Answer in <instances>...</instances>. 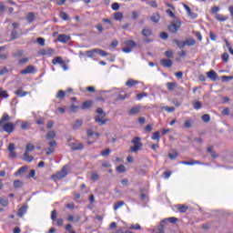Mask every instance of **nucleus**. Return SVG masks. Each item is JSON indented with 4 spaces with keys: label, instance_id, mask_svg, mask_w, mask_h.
<instances>
[{
    "label": "nucleus",
    "instance_id": "obj_1",
    "mask_svg": "<svg viewBox=\"0 0 233 233\" xmlns=\"http://www.w3.org/2000/svg\"><path fill=\"white\" fill-rule=\"evenodd\" d=\"M7 150L9 152V159H15L17 157V153L15 152V144L10 143L7 147Z\"/></svg>",
    "mask_w": 233,
    "mask_h": 233
},
{
    "label": "nucleus",
    "instance_id": "obj_2",
    "mask_svg": "<svg viewBox=\"0 0 233 233\" xmlns=\"http://www.w3.org/2000/svg\"><path fill=\"white\" fill-rule=\"evenodd\" d=\"M4 132H6L7 134H12L14 130L15 129V124L12 122H7L4 125H2Z\"/></svg>",
    "mask_w": 233,
    "mask_h": 233
},
{
    "label": "nucleus",
    "instance_id": "obj_3",
    "mask_svg": "<svg viewBox=\"0 0 233 233\" xmlns=\"http://www.w3.org/2000/svg\"><path fill=\"white\" fill-rule=\"evenodd\" d=\"M56 50L52 47L43 48L38 51L39 56H54Z\"/></svg>",
    "mask_w": 233,
    "mask_h": 233
},
{
    "label": "nucleus",
    "instance_id": "obj_4",
    "mask_svg": "<svg viewBox=\"0 0 233 233\" xmlns=\"http://www.w3.org/2000/svg\"><path fill=\"white\" fill-rule=\"evenodd\" d=\"M69 147L71 150H83L85 148V145L79 142L71 143Z\"/></svg>",
    "mask_w": 233,
    "mask_h": 233
},
{
    "label": "nucleus",
    "instance_id": "obj_5",
    "mask_svg": "<svg viewBox=\"0 0 233 233\" xmlns=\"http://www.w3.org/2000/svg\"><path fill=\"white\" fill-rule=\"evenodd\" d=\"M57 41L59 43H68L70 41V35H65V34H60L57 36Z\"/></svg>",
    "mask_w": 233,
    "mask_h": 233
},
{
    "label": "nucleus",
    "instance_id": "obj_6",
    "mask_svg": "<svg viewBox=\"0 0 233 233\" xmlns=\"http://www.w3.org/2000/svg\"><path fill=\"white\" fill-rule=\"evenodd\" d=\"M35 70V67L34 66H27L25 69L20 71V74H22V76H25L26 74H34Z\"/></svg>",
    "mask_w": 233,
    "mask_h": 233
},
{
    "label": "nucleus",
    "instance_id": "obj_7",
    "mask_svg": "<svg viewBox=\"0 0 233 233\" xmlns=\"http://www.w3.org/2000/svg\"><path fill=\"white\" fill-rule=\"evenodd\" d=\"M160 65L164 66V68H172L173 62L170 59H162L160 60Z\"/></svg>",
    "mask_w": 233,
    "mask_h": 233
},
{
    "label": "nucleus",
    "instance_id": "obj_8",
    "mask_svg": "<svg viewBox=\"0 0 233 233\" xmlns=\"http://www.w3.org/2000/svg\"><path fill=\"white\" fill-rule=\"evenodd\" d=\"M52 65H63L64 68L66 70V66L65 65V61L61 56H56L52 60Z\"/></svg>",
    "mask_w": 233,
    "mask_h": 233
},
{
    "label": "nucleus",
    "instance_id": "obj_9",
    "mask_svg": "<svg viewBox=\"0 0 233 233\" xmlns=\"http://www.w3.org/2000/svg\"><path fill=\"white\" fill-rule=\"evenodd\" d=\"M187 15L189 17H191V19H196V17H198V15H196V13H192V10L189 8L188 5H187L186 4L183 5Z\"/></svg>",
    "mask_w": 233,
    "mask_h": 233
},
{
    "label": "nucleus",
    "instance_id": "obj_10",
    "mask_svg": "<svg viewBox=\"0 0 233 233\" xmlns=\"http://www.w3.org/2000/svg\"><path fill=\"white\" fill-rule=\"evenodd\" d=\"M27 210H28V206L24 205L18 209V212L16 215L18 216V218H23V216H25V214H26Z\"/></svg>",
    "mask_w": 233,
    "mask_h": 233
},
{
    "label": "nucleus",
    "instance_id": "obj_11",
    "mask_svg": "<svg viewBox=\"0 0 233 233\" xmlns=\"http://www.w3.org/2000/svg\"><path fill=\"white\" fill-rule=\"evenodd\" d=\"M15 94L18 97H25V96H28V94H30V92L23 91V87H20L16 91H15Z\"/></svg>",
    "mask_w": 233,
    "mask_h": 233
},
{
    "label": "nucleus",
    "instance_id": "obj_12",
    "mask_svg": "<svg viewBox=\"0 0 233 233\" xmlns=\"http://www.w3.org/2000/svg\"><path fill=\"white\" fill-rule=\"evenodd\" d=\"M207 76L211 81H218V73H216V71L210 70L207 73Z\"/></svg>",
    "mask_w": 233,
    "mask_h": 233
},
{
    "label": "nucleus",
    "instance_id": "obj_13",
    "mask_svg": "<svg viewBox=\"0 0 233 233\" xmlns=\"http://www.w3.org/2000/svg\"><path fill=\"white\" fill-rule=\"evenodd\" d=\"M141 112V106H135L129 110V116H136Z\"/></svg>",
    "mask_w": 233,
    "mask_h": 233
},
{
    "label": "nucleus",
    "instance_id": "obj_14",
    "mask_svg": "<svg viewBox=\"0 0 233 233\" xmlns=\"http://www.w3.org/2000/svg\"><path fill=\"white\" fill-rule=\"evenodd\" d=\"M136 85H139V81L134 80L132 78L126 82V86H128V88H134Z\"/></svg>",
    "mask_w": 233,
    "mask_h": 233
},
{
    "label": "nucleus",
    "instance_id": "obj_15",
    "mask_svg": "<svg viewBox=\"0 0 233 233\" xmlns=\"http://www.w3.org/2000/svg\"><path fill=\"white\" fill-rule=\"evenodd\" d=\"M66 167H64L61 170V172H58L56 175V177L57 179H63V177H66Z\"/></svg>",
    "mask_w": 233,
    "mask_h": 233
},
{
    "label": "nucleus",
    "instance_id": "obj_16",
    "mask_svg": "<svg viewBox=\"0 0 233 233\" xmlns=\"http://www.w3.org/2000/svg\"><path fill=\"white\" fill-rule=\"evenodd\" d=\"M168 30L171 32V34H177V30H179V25L177 24L173 23L170 25H168Z\"/></svg>",
    "mask_w": 233,
    "mask_h": 233
},
{
    "label": "nucleus",
    "instance_id": "obj_17",
    "mask_svg": "<svg viewBox=\"0 0 233 233\" xmlns=\"http://www.w3.org/2000/svg\"><path fill=\"white\" fill-rule=\"evenodd\" d=\"M176 208L178 210V212H180L181 214H185V212H187L188 210V206L187 205H181V204H177L176 206Z\"/></svg>",
    "mask_w": 233,
    "mask_h": 233
},
{
    "label": "nucleus",
    "instance_id": "obj_18",
    "mask_svg": "<svg viewBox=\"0 0 233 233\" xmlns=\"http://www.w3.org/2000/svg\"><path fill=\"white\" fill-rule=\"evenodd\" d=\"M103 117H104L103 115L102 116L97 115L95 116L96 123H99L100 127H103V125H106L107 121L106 119H103Z\"/></svg>",
    "mask_w": 233,
    "mask_h": 233
},
{
    "label": "nucleus",
    "instance_id": "obj_19",
    "mask_svg": "<svg viewBox=\"0 0 233 233\" xmlns=\"http://www.w3.org/2000/svg\"><path fill=\"white\" fill-rule=\"evenodd\" d=\"M194 124V120L190 117L186 118L184 121V127L185 128H192V125Z\"/></svg>",
    "mask_w": 233,
    "mask_h": 233
},
{
    "label": "nucleus",
    "instance_id": "obj_20",
    "mask_svg": "<svg viewBox=\"0 0 233 233\" xmlns=\"http://www.w3.org/2000/svg\"><path fill=\"white\" fill-rule=\"evenodd\" d=\"M207 152L211 155V157H213V159H216V157H218V153L214 151V146L208 147L207 149Z\"/></svg>",
    "mask_w": 233,
    "mask_h": 233
},
{
    "label": "nucleus",
    "instance_id": "obj_21",
    "mask_svg": "<svg viewBox=\"0 0 233 233\" xmlns=\"http://www.w3.org/2000/svg\"><path fill=\"white\" fill-rule=\"evenodd\" d=\"M6 121H10V116H8V113H4L0 119V127H3V124L6 123Z\"/></svg>",
    "mask_w": 233,
    "mask_h": 233
},
{
    "label": "nucleus",
    "instance_id": "obj_22",
    "mask_svg": "<svg viewBox=\"0 0 233 233\" xmlns=\"http://www.w3.org/2000/svg\"><path fill=\"white\" fill-rule=\"evenodd\" d=\"M185 46H194L196 45V40L194 38H187L184 41Z\"/></svg>",
    "mask_w": 233,
    "mask_h": 233
},
{
    "label": "nucleus",
    "instance_id": "obj_23",
    "mask_svg": "<svg viewBox=\"0 0 233 233\" xmlns=\"http://www.w3.org/2000/svg\"><path fill=\"white\" fill-rule=\"evenodd\" d=\"M23 161H26L27 163H32V161H34V157L29 156V153H24Z\"/></svg>",
    "mask_w": 233,
    "mask_h": 233
},
{
    "label": "nucleus",
    "instance_id": "obj_24",
    "mask_svg": "<svg viewBox=\"0 0 233 233\" xmlns=\"http://www.w3.org/2000/svg\"><path fill=\"white\" fill-rule=\"evenodd\" d=\"M215 17H216L217 21H219L220 23H223L228 19V16H225L221 14H216Z\"/></svg>",
    "mask_w": 233,
    "mask_h": 233
},
{
    "label": "nucleus",
    "instance_id": "obj_25",
    "mask_svg": "<svg viewBox=\"0 0 233 233\" xmlns=\"http://www.w3.org/2000/svg\"><path fill=\"white\" fill-rule=\"evenodd\" d=\"M173 43H175V45H177V46L178 48H180L181 50H183V48H185V41H181L179 39H174Z\"/></svg>",
    "mask_w": 233,
    "mask_h": 233
},
{
    "label": "nucleus",
    "instance_id": "obj_26",
    "mask_svg": "<svg viewBox=\"0 0 233 233\" xmlns=\"http://www.w3.org/2000/svg\"><path fill=\"white\" fill-rule=\"evenodd\" d=\"M125 45H126V46H127L128 48H131V50H132L133 48H136V46H137V44L134 42V40H127V41L125 42Z\"/></svg>",
    "mask_w": 233,
    "mask_h": 233
},
{
    "label": "nucleus",
    "instance_id": "obj_27",
    "mask_svg": "<svg viewBox=\"0 0 233 233\" xmlns=\"http://www.w3.org/2000/svg\"><path fill=\"white\" fill-rule=\"evenodd\" d=\"M34 148H35V147L33 144H31V143L27 144L25 146V151L24 154H30V152H32V150H34Z\"/></svg>",
    "mask_w": 233,
    "mask_h": 233
},
{
    "label": "nucleus",
    "instance_id": "obj_28",
    "mask_svg": "<svg viewBox=\"0 0 233 233\" xmlns=\"http://www.w3.org/2000/svg\"><path fill=\"white\" fill-rule=\"evenodd\" d=\"M166 86H167V90L172 91V90H174V88H176V86H177V84H176L174 82H167L166 84Z\"/></svg>",
    "mask_w": 233,
    "mask_h": 233
},
{
    "label": "nucleus",
    "instance_id": "obj_29",
    "mask_svg": "<svg viewBox=\"0 0 233 233\" xmlns=\"http://www.w3.org/2000/svg\"><path fill=\"white\" fill-rule=\"evenodd\" d=\"M27 170H28V167L23 166L22 167H20V168L15 172V176H19V174H25V172H26Z\"/></svg>",
    "mask_w": 233,
    "mask_h": 233
},
{
    "label": "nucleus",
    "instance_id": "obj_30",
    "mask_svg": "<svg viewBox=\"0 0 233 233\" xmlns=\"http://www.w3.org/2000/svg\"><path fill=\"white\" fill-rule=\"evenodd\" d=\"M116 172H118V174H124V172H127V167H125V165L121 164L116 167Z\"/></svg>",
    "mask_w": 233,
    "mask_h": 233
},
{
    "label": "nucleus",
    "instance_id": "obj_31",
    "mask_svg": "<svg viewBox=\"0 0 233 233\" xmlns=\"http://www.w3.org/2000/svg\"><path fill=\"white\" fill-rule=\"evenodd\" d=\"M0 205H2V207H8V198L2 197L0 198Z\"/></svg>",
    "mask_w": 233,
    "mask_h": 233
},
{
    "label": "nucleus",
    "instance_id": "obj_32",
    "mask_svg": "<svg viewBox=\"0 0 233 233\" xmlns=\"http://www.w3.org/2000/svg\"><path fill=\"white\" fill-rule=\"evenodd\" d=\"M142 35H144L145 37H149V35H152V30L148 28H144L142 30Z\"/></svg>",
    "mask_w": 233,
    "mask_h": 233
},
{
    "label": "nucleus",
    "instance_id": "obj_33",
    "mask_svg": "<svg viewBox=\"0 0 233 233\" xmlns=\"http://www.w3.org/2000/svg\"><path fill=\"white\" fill-rule=\"evenodd\" d=\"M83 126V121L81 120H76L73 126V129L74 130H78V128H81V127Z\"/></svg>",
    "mask_w": 233,
    "mask_h": 233
},
{
    "label": "nucleus",
    "instance_id": "obj_34",
    "mask_svg": "<svg viewBox=\"0 0 233 233\" xmlns=\"http://www.w3.org/2000/svg\"><path fill=\"white\" fill-rule=\"evenodd\" d=\"M95 52L96 54H99L100 56H102V57H106V56H108V53L106 51H103L99 48H96Z\"/></svg>",
    "mask_w": 233,
    "mask_h": 233
},
{
    "label": "nucleus",
    "instance_id": "obj_35",
    "mask_svg": "<svg viewBox=\"0 0 233 233\" xmlns=\"http://www.w3.org/2000/svg\"><path fill=\"white\" fill-rule=\"evenodd\" d=\"M92 106V101L87 100L82 104L83 110H86V108H90Z\"/></svg>",
    "mask_w": 233,
    "mask_h": 233
},
{
    "label": "nucleus",
    "instance_id": "obj_36",
    "mask_svg": "<svg viewBox=\"0 0 233 233\" xmlns=\"http://www.w3.org/2000/svg\"><path fill=\"white\" fill-rule=\"evenodd\" d=\"M140 148H143V144L135 145L134 147H131L130 152H137V150H140Z\"/></svg>",
    "mask_w": 233,
    "mask_h": 233
},
{
    "label": "nucleus",
    "instance_id": "obj_37",
    "mask_svg": "<svg viewBox=\"0 0 233 233\" xmlns=\"http://www.w3.org/2000/svg\"><path fill=\"white\" fill-rule=\"evenodd\" d=\"M159 19H161V16L159 15V14H155V15H152L151 16V21L153 23H159Z\"/></svg>",
    "mask_w": 233,
    "mask_h": 233
},
{
    "label": "nucleus",
    "instance_id": "obj_38",
    "mask_svg": "<svg viewBox=\"0 0 233 233\" xmlns=\"http://www.w3.org/2000/svg\"><path fill=\"white\" fill-rule=\"evenodd\" d=\"M66 96V93L63 90H59L56 94L57 99H65V96Z\"/></svg>",
    "mask_w": 233,
    "mask_h": 233
},
{
    "label": "nucleus",
    "instance_id": "obj_39",
    "mask_svg": "<svg viewBox=\"0 0 233 233\" xmlns=\"http://www.w3.org/2000/svg\"><path fill=\"white\" fill-rule=\"evenodd\" d=\"M28 23H34V19H35V15L34 13H29L26 16Z\"/></svg>",
    "mask_w": 233,
    "mask_h": 233
},
{
    "label": "nucleus",
    "instance_id": "obj_40",
    "mask_svg": "<svg viewBox=\"0 0 233 233\" xmlns=\"http://www.w3.org/2000/svg\"><path fill=\"white\" fill-rule=\"evenodd\" d=\"M0 97H3L4 99H8V93L6 90H3V87H0Z\"/></svg>",
    "mask_w": 233,
    "mask_h": 233
},
{
    "label": "nucleus",
    "instance_id": "obj_41",
    "mask_svg": "<svg viewBox=\"0 0 233 233\" xmlns=\"http://www.w3.org/2000/svg\"><path fill=\"white\" fill-rule=\"evenodd\" d=\"M125 201H118L116 204H114V210H118V208H121V207H124Z\"/></svg>",
    "mask_w": 233,
    "mask_h": 233
},
{
    "label": "nucleus",
    "instance_id": "obj_42",
    "mask_svg": "<svg viewBox=\"0 0 233 233\" xmlns=\"http://www.w3.org/2000/svg\"><path fill=\"white\" fill-rule=\"evenodd\" d=\"M131 143H133V145H143V143H141V137H135Z\"/></svg>",
    "mask_w": 233,
    "mask_h": 233
},
{
    "label": "nucleus",
    "instance_id": "obj_43",
    "mask_svg": "<svg viewBox=\"0 0 233 233\" xmlns=\"http://www.w3.org/2000/svg\"><path fill=\"white\" fill-rule=\"evenodd\" d=\"M161 110H165L166 112H168V114H170V112H175L176 111V107L174 106H162Z\"/></svg>",
    "mask_w": 233,
    "mask_h": 233
},
{
    "label": "nucleus",
    "instance_id": "obj_44",
    "mask_svg": "<svg viewBox=\"0 0 233 233\" xmlns=\"http://www.w3.org/2000/svg\"><path fill=\"white\" fill-rule=\"evenodd\" d=\"M167 221H168L169 223H177V218L175 217H171V218L162 220V223H165Z\"/></svg>",
    "mask_w": 233,
    "mask_h": 233
},
{
    "label": "nucleus",
    "instance_id": "obj_45",
    "mask_svg": "<svg viewBox=\"0 0 233 233\" xmlns=\"http://www.w3.org/2000/svg\"><path fill=\"white\" fill-rule=\"evenodd\" d=\"M95 50H96V49L87 50V51L86 52L87 57H91V58L96 57V51H95Z\"/></svg>",
    "mask_w": 233,
    "mask_h": 233
},
{
    "label": "nucleus",
    "instance_id": "obj_46",
    "mask_svg": "<svg viewBox=\"0 0 233 233\" xmlns=\"http://www.w3.org/2000/svg\"><path fill=\"white\" fill-rule=\"evenodd\" d=\"M111 152H112V150H110V148H106V149L101 151L100 156L106 157L107 156H110Z\"/></svg>",
    "mask_w": 233,
    "mask_h": 233
},
{
    "label": "nucleus",
    "instance_id": "obj_47",
    "mask_svg": "<svg viewBox=\"0 0 233 233\" xmlns=\"http://www.w3.org/2000/svg\"><path fill=\"white\" fill-rule=\"evenodd\" d=\"M13 185H14L15 188H21V187H23V181L15 180Z\"/></svg>",
    "mask_w": 233,
    "mask_h": 233
},
{
    "label": "nucleus",
    "instance_id": "obj_48",
    "mask_svg": "<svg viewBox=\"0 0 233 233\" xmlns=\"http://www.w3.org/2000/svg\"><path fill=\"white\" fill-rule=\"evenodd\" d=\"M151 139H153V141H156V140L159 141L160 139L159 131L153 133Z\"/></svg>",
    "mask_w": 233,
    "mask_h": 233
},
{
    "label": "nucleus",
    "instance_id": "obj_49",
    "mask_svg": "<svg viewBox=\"0 0 233 233\" xmlns=\"http://www.w3.org/2000/svg\"><path fill=\"white\" fill-rule=\"evenodd\" d=\"M114 19L116 21H121V19H123V13H121V12L116 13Z\"/></svg>",
    "mask_w": 233,
    "mask_h": 233
},
{
    "label": "nucleus",
    "instance_id": "obj_50",
    "mask_svg": "<svg viewBox=\"0 0 233 233\" xmlns=\"http://www.w3.org/2000/svg\"><path fill=\"white\" fill-rule=\"evenodd\" d=\"M56 137V132L55 131H49L46 134V139H54Z\"/></svg>",
    "mask_w": 233,
    "mask_h": 233
},
{
    "label": "nucleus",
    "instance_id": "obj_51",
    "mask_svg": "<svg viewBox=\"0 0 233 233\" xmlns=\"http://www.w3.org/2000/svg\"><path fill=\"white\" fill-rule=\"evenodd\" d=\"M169 159H176L177 157V151L174 150L172 153H168Z\"/></svg>",
    "mask_w": 233,
    "mask_h": 233
},
{
    "label": "nucleus",
    "instance_id": "obj_52",
    "mask_svg": "<svg viewBox=\"0 0 233 233\" xmlns=\"http://www.w3.org/2000/svg\"><path fill=\"white\" fill-rule=\"evenodd\" d=\"M147 96H148V93H141V94L137 95V99L138 101H141V99H143V97H147Z\"/></svg>",
    "mask_w": 233,
    "mask_h": 233
},
{
    "label": "nucleus",
    "instance_id": "obj_53",
    "mask_svg": "<svg viewBox=\"0 0 233 233\" xmlns=\"http://www.w3.org/2000/svg\"><path fill=\"white\" fill-rule=\"evenodd\" d=\"M91 179L92 181H99V175L96 172H93L91 174Z\"/></svg>",
    "mask_w": 233,
    "mask_h": 233
},
{
    "label": "nucleus",
    "instance_id": "obj_54",
    "mask_svg": "<svg viewBox=\"0 0 233 233\" xmlns=\"http://www.w3.org/2000/svg\"><path fill=\"white\" fill-rule=\"evenodd\" d=\"M59 15L63 21H68V14L66 12H61Z\"/></svg>",
    "mask_w": 233,
    "mask_h": 233
},
{
    "label": "nucleus",
    "instance_id": "obj_55",
    "mask_svg": "<svg viewBox=\"0 0 233 233\" xmlns=\"http://www.w3.org/2000/svg\"><path fill=\"white\" fill-rule=\"evenodd\" d=\"M222 60L225 61V63H228V59H230V56L228 55V53H224L222 54Z\"/></svg>",
    "mask_w": 233,
    "mask_h": 233
},
{
    "label": "nucleus",
    "instance_id": "obj_56",
    "mask_svg": "<svg viewBox=\"0 0 233 233\" xmlns=\"http://www.w3.org/2000/svg\"><path fill=\"white\" fill-rule=\"evenodd\" d=\"M28 61H30V59L28 57H24V58H21L18 61V64H20V65H26V63H28Z\"/></svg>",
    "mask_w": 233,
    "mask_h": 233
},
{
    "label": "nucleus",
    "instance_id": "obj_57",
    "mask_svg": "<svg viewBox=\"0 0 233 233\" xmlns=\"http://www.w3.org/2000/svg\"><path fill=\"white\" fill-rule=\"evenodd\" d=\"M96 114H100L102 116V117H106V113H105V111L101 107H98L96 109Z\"/></svg>",
    "mask_w": 233,
    "mask_h": 233
},
{
    "label": "nucleus",
    "instance_id": "obj_58",
    "mask_svg": "<svg viewBox=\"0 0 233 233\" xmlns=\"http://www.w3.org/2000/svg\"><path fill=\"white\" fill-rule=\"evenodd\" d=\"M202 121H204V123H208V121H210V115L206 114L202 116Z\"/></svg>",
    "mask_w": 233,
    "mask_h": 233
},
{
    "label": "nucleus",
    "instance_id": "obj_59",
    "mask_svg": "<svg viewBox=\"0 0 233 233\" xmlns=\"http://www.w3.org/2000/svg\"><path fill=\"white\" fill-rule=\"evenodd\" d=\"M193 106H194L195 110H199L201 108V102L197 101V102L193 103Z\"/></svg>",
    "mask_w": 233,
    "mask_h": 233
},
{
    "label": "nucleus",
    "instance_id": "obj_60",
    "mask_svg": "<svg viewBox=\"0 0 233 233\" xmlns=\"http://www.w3.org/2000/svg\"><path fill=\"white\" fill-rule=\"evenodd\" d=\"M56 218H57V211L56 210H53L51 212V219H52V221H56Z\"/></svg>",
    "mask_w": 233,
    "mask_h": 233
},
{
    "label": "nucleus",
    "instance_id": "obj_61",
    "mask_svg": "<svg viewBox=\"0 0 233 233\" xmlns=\"http://www.w3.org/2000/svg\"><path fill=\"white\" fill-rule=\"evenodd\" d=\"M36 42L38 43V45H40V46H45V38L43 37H38L36 39Z\"/></svg>",
    "mask_w": 233,
    "mask_h": 233
},
{
    "label": "nucleus",
    "instance_id": "obj_62",
    "mask_svg": "<svg viewBox=\"0 0 233 233\" xmlns=\"http://www.w3.org/2000/svg\"><path fill=\"white\" fill-rule=\"evenodd\" d=\"M46 156H50V154H54V147H47L46 148Z\"/></svg>",
    "mask_w": 233,
    "mask_h": 233
},
{
    "label": "nucleus",
    "instance_id": "obj_63",
    "mask_svg": "<svg viewBox=\"0 0 233 233\" xmlns=\"http://www.w3.org/2000/svg\"><path fill=\"white\" fill-rule=\"evenodd\" d=\"M161 39L167 40L168 39V34L167 32L160 33Z\"/></svg>",
    "mask_w": 233,
    "mask_h": 233
},
{
    "label": "nucleus",
    "instance_id": "obj_64",
    "mask_svg": "<svg viewBox=\"0 0 233 233\" xmlns=\"http://www.w3.org/2000/svg\"><path fill=\"white\" fill-rule=\"evenodd\" d=\"M211 14H218V12H219V7H218V6H213L212 8H211Z\"/></svg>",
    "mask_w": 233,
    "mask_h": 233
}]
</instances>
